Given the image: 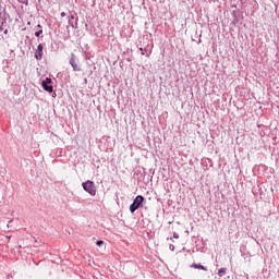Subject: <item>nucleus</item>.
Returning <instances> with one entry per match:
<instances>
[{
	"label": "nucleus",
	"instance_id": "nucleus-1",
	"mask_svg": "<svg viewBox=\"0 0 279 279\" xmlns=\"http://www.w3.org/2000/svg\"><path fill=\"white\" fill-rule=\"evenodd\" d=\"M143 202H145V197H143L142 195H137L135 197L133 204L130 205V211L136 213V210H138V208H141V204H143Z\"/></svg>",
	"mask_w": 279,
	"mask_h": 279
},
{
	"label": "nucleus",
	"instance_id": "nucleus-2",
	"mask_svg": "<svg viewBox=\"0 0 279 279\" xmlns=\"http://www.w3.org/2000/svg\"><path fill=\"white\" fill-rule=\"evenodd\" d=\"M83 189L86 193H89V195H97V189H95V183L93 181H86L83 183Z\"/></svg>",
	"mask_w": 279,
	"mask_h": 279
},
{
	"label": "nucleus",
	"instance_id": "nucleus-3",
	"mask_svg": "<svg viewBox=\"0 0 279 279\" xmlns=\"http://www.w3.org/2000/svg\"><path fill=\"white\" fill-rule=\"evenodd\" d=\"M51 78L46 77V80L41 82L44 90H46L47 93H53V86L51 85Z\"/></svg>",
	"mask_w": 279,
	"mask_h": 279
},
{
	"label": "nucleus",
	"instance_id": "nucleus-4",
	"mask_svg": "<svg viewBox=\"0 0 279 279\" xmlns=\"http://www.w3.org/2000/svg\"><path fill=\"white\" fill-rule=\"evenodd\" d=\"M70 64L73 68V71H82V68L80 64H77V60L75 59V54H72L70 59Z\"/></svg>",
	"mask_w": 279,
	"mask_h": 279
},
{
	"label": "nucleus",
	"instance_id": "nucleus-5",
	"mask_svg": "<svg viewBox=\"0 0 279 279\" xmlns=\"http://www.w3.org/2000/svg\"><path fill=\"white\" fill-rule=\"evenodd\" d=\"M43 49H44L43 44H39V45L37 46V51H36V53H35L36 60H43Z\"/></svg>",
	"mask_w": 279,
	"mask_h": 279
},
{
	"label": "nucleus",
	"instance_id": "nucleus-6",
	"mask_svg": "<svg viewBox=\"0 0 279 279\" xmlns=\"http://www.w3.org/2000/svg\"><path fill=\"white\" fill-rule=\"evenodd\" d=\"M5 10L0 9V32H3V25H5V17H3Z\"/></svg>",
	"mask_w": 279,
	"mask_h": 279
},
{
	"label": "nucleus",
	"instance_id": "nucleus-7",
	"mask_svg": "<svg viewBox=\"0 0 279 279\" xmlns=\"http://www.w3.org/2000/svg\"><path fill=\"white\" fill-rule=\"evenodd\" d=\"M192 267L194 269H202L203 271H206V267H204L202 264H193Z\"/></svg>",
	"mask_w": 279,
	"mask_h": 279
},
{
	"label": "nucleus",
	"instance_id": "nucleus-8",
	"mask_svg": "<svg viewBox=\"0 0 279 279\" xmlns=\"http://www.w3.org/2000/svg\"><path fill=\"white\" fill-rule=\"evenodd\" d=\"M226 268H220L219 270H218V276H219V278H222V276H226Z\"/></svg>",
	"mask_w": 279,
	"mask_h": 279
},
{
	"label": "nucleus",
	"instance_id": "nucleus-9",
	"mask_svg": "<svg viewBox=\"0 0 279 279\" xmlns=\"http://www.w3.org/2000/svg\"><path fill=\"white\" fill-rule=\"evenodd\" d=\"M40 34H43V29L36 32V33H35V36L38 38V36H40Z\"/></svg>",
	"mask_w": 279,
	"mask_h": 279
},
{
	"label": "nucleus",
	"instance_id": "nucleus-10",
	"mask_svg": "<svg viewBox=\"0 0 279 279\" xmlns=\"http://www.w3.org/2000/svg\"><path fill=\"white\" fill-rule=\"evenodd\" d=\"M96 245H98V246L104 245V241H101V240L97 241Z\"/></svg>",
	"mask_w": 279,
	"mask_h": 279
},
{
	"label": "nucleus",
	"instance_id": "nucleus-11",
	"mask_svg": "<svg viewBox=\"0 0 279 279\" xmlns=\"http://www.w3.org/2000/svg\"><path fill=\"white\" fill-rule=\"evenodd\" d=\"M173 239H180V234L173 233Z\"/></svg>",
	"mask_w": 279,
	"mask_h": 279
},
{
	"label": "nucleus",
	"instance_id": "nucleus-12",
	"mask_svg": "<svg viewBox=\"0 0 279 279\" xmlns=\"http://www.w3.org/2000/svg\"><path fill=\"white\" fill-rule=\"evenodd\" d=\"M170 250H171V252H173L175 250V246L173 244H171Z\"/></svg>",
	"mask_w": 279,
	"mask_h": 279
},
{
	"label": "nucleus",
	"instance_id": "nucleus-13",
	"mask_svg": "<svg viewBox=\"0 0 279 279\" xmlns=\"http://www.w3.org/2000/svg\"><path fill=\"white\" fill-rule=\"evenodd\" d=\"M61 16L62 17L66 16V13L65 12H61Z\"/></svg>",
	"mask_w": 279,
	"mask_h": 279
},
{
	"label": "nucleus",
	"instance_id": "nucleus-14",
	"mask_svg": "<svg viewBox=\"0 0 279 279\" xmlns=\"http://www.w3.org/2000/svg\"><path fill=\"white\" fill-rule=\"evenodd\" d=\"M4 34H8V29L4 31Z\"/></svg>",
	"mask_w": 279,
	"mask_h": 279
},
{
	"label": "nucleus",
	"instance_id": "nucleus-15",
	"mask_svg": "<svg viewBox=\"0 0 279 279\" xmlns=\"http://www.w3.org/2000/svg\"><path fill=\"white\" fill-rule=\"evenodd\" d=\"M22 3H25V0H24V1H22Z\"/></svg>",
	"mask_w": 279,
	"mask_h": 279
}]
</instances>
